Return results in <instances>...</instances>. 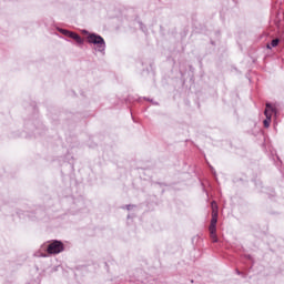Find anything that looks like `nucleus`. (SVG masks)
Wrapping results in <instances>:
<instances>
[{
    "label": "nucleus",
    "instance_id": "1",
    "mask_svg": "<svg viewBox=\"0 0 284 284\" xmlns=\"http://www.w3.org/2000/svg\"><path fill=\"white\" fill-rule=\"evenodd\" d=\"M88 43H92L95 45V50L98 52H105V40L103 37L97 34V33H89L87 37Z\"/></svg>",
    "mask_w": 284,
    "mask_h": 284
},
{
    "label": "nucleus",
    "instance_id": "2",
    "mask_svg": "<svg viewBox=\"0 0 284 284\" xmlns=\"http://www.w3.org/2000/svg\"><path fill=\"white\" fill-rule=\"evenodd\" d=\"M64 246L61 241H53L47 245L48 254H61L63 252Z\"/></svg>",
    "mask_w": 284,
    "mask_h": 284
},
{
    "label": "nucleus",
    "instance_id": "3",
    "mask_svg": "<svg viewBox=\"0 0 284 284\" xmlns=\"http://www.w3.org/2000/svg\"><path fill=\"white\" fill-rule=\"evenodd\" d=\"M272 112H276V109L272 106V104H266V110L264 111V114L266 119L264 120V128H268L270 123H272Z\"/></svg>",
    "mask_w": 284,
    "mask_h": 284
},
{
    "label": "nucleus",
    "instance_id": "4",
    "mask_svg": "<svg viewBox=\"0 0 284 284\" xmlns=\"http://www.w3.org/2000/svg\"><path fill=\"white\" fill-rule=\"evenodd\" d=\"M216 223H219V213L217 211H213L209 230H213V231L216 230Z\"/></svg>",
    "mask_w": 284,
    "mask_h": 284
},
{
    "label": "nucleus",
    "instance_id": "5",
    "mask_svg": "<svg viewBox=\"0 0 284 284\" xmlns=\"http://www.w3.org/2000/svg\"><path fill=\"white\" fill-rule=\"evenodd\" d=\"M69 38L73 39L74 41H77V43H79L80 45L83 44V39L81 38V36H79L75 32L70 31Z\"/></svg>",
    "mask_w": 284,
    "mask_h": 284
},
{
    "label": "nucleus",
    "instance_id": "6",
    "mask_svg": "<svg viewBox=\"0 0 284 284\" xmlns=\"http://www.w3.org/2000/svg\"><path fill=\"white\" fill-rule=\"evenodd\" d=\"M209 231H210V236H211L213 243H217L219 242V237L216 236V229L209 230Z\"/></svg>",
    "mask_w": 284,
    "mask_h": 284
},
{
    "label": "nucleus",
    "instance_id": "7",
    "mask_svg": "<svg viewBox=\"0 0 284 284\" xmlns=\"http://www.w3.org/2000/svg\"><path fill=\"white\" fill-rule=\"evenodd\" d=\"M212 212H219V205H216V202H212Z\"/></svg>",
    "mask_w": 284,
    "mask_h": 284
},
{
    "label": "nucleus",
    "instance_id": "8",
    "mask_svg": "<svg viewBox=\"0 0 284 284\" xmlns=\"http://www.w3.org/2000/svg\"><path fill=\"white\" fill-rule=\"evenodd\" d=\"M60 32H61V34H64V37H70L71 31H68L65 29H60Z\"/></svg>",
    "mask_w": 284,
    "mask_h": 284
},
{
    "label": "nucleus",
    "instance_id": "9",
    "mask_svg": "<svg viewBox=\"0 0 284 284\" xmlns=\"http://www.w3.org/2000/svg\"><path fill=\"white\" fill-rule=\"evenodd\" d=\"M278 39H274V40H272V42H271V47L272 48H276V45H278Z\"/></svg>",
    "mask_w": 284,
    "mask_h": 284
},
{
    "label": "nucleus",
    "instance_id": "10",
    "mask_svg": "<svg viewBox=\"0 0 284 284\" xmlns=\"http://www.w3.org/2000/svg\"><path fill=\"white\" fill-rule=\"evenodd\" d=\"M83 33H84V34H88V37L90 36V32H88V31H85V30L83 31Z\"/></svg>",
    "mask_w": 284,
    "mask_h": 284
},
{
    "label": "nucleus",
    "instance_id": "11",
    "mask_svg": "<svg viewBox=\"0 0 284 284\" xmlns=\"http://www.w3.org/2000/svg\"><path fill=\"white\" fill-rule=\"evenodd\" d=\"M267 49H268V50H272V45L267 44Z\"/></svg>",
    "mask_w": 284,
    "mask_h": 284
},
{
    "label": "nucleus",
    "instance_id": "12",
    "mask_svg": "<svg viewBox=\"0 0 284 284\" xmlns=\"http://www.w3.org/2000/svg\"><path fill=\"white\" fill-rule=\"evenodd\" d=\"M131 207H132V205H128V206H126V210H131Z\"/></svg>",
    "mask_w": 284,
    "mask_h": 284
}]
</instances>
